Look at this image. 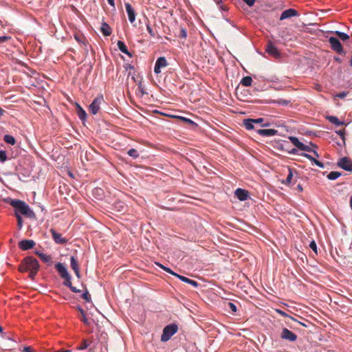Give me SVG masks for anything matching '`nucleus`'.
I'll list each match as a JSON object with an SVG mask.
<instances>
[{"mask_svg":"<svg viewBox=\"0 0 352 352\" xmlns=\"http://www.w3.org/2000/svg\"><path fill=\"white\" fill-rule=\"evenodd\" d=\"M10 205L14 209V215H23L29 219H35L36 214L29 205L20 199H10Z\"/></svg>","mask_w":352,"mask_h":352,"instance_id":"1","label":"nucleus"},{"mask_svg":"<svg viewBox=\"0 0 352 352\" xmlns=\"http://www.w3.org/2000/svg\"><path fill=\"white\" fill-rule=\"evenodd\" d=\"M55 269L58 272L60 276L64 279L63 283L64 286L69 287L70 290L74 293H80L81 292L80 289L72 285V276L68 272L65 264L59 262L56 263L55 264Z\"/></svg>","mask_w":352,"mask_h":352,"instance_id":"2","label":"nucleus"},{"mask_svg":"<svg viewBox=\"0 0 352 352\" xmlns=\"http://www.w3.org/2000/svg\"><path fill=\"white\" fill-rule=\"evenodd\" d=\"M40 265L38 261L33 256H26L21 261L19 270L20 272L38 271Z\"/></svg>","mask_w":352,"mask_h":352,"instance_id":"3","label":"nucleus"},{"mask_svg":"<svg viewBox=\"0 0 352 352\" xmlns=\"http://www.w3.org/2000/svg\"><path fill=\"white\" fill-rule=\"evenodd\" d=\"M177 331L178 326L175 323L166 325L163 329L162 334L161 336V341L167 342L177 332Z\"/></svg>","mask_w":352,"mask_h":352,"instance_id":"4","label":"nucleus"},{"mask_svg":"<svg viewBox=\"0 0 352 352\" xmlns=\"http://www.w3.org/2000/svg\"><path fill=\"white\" fill-rule=\"evenodd\" d=\"M331 49L339 54H345V52L340 40L337 37L331 36L329 39Z\"/></svg>","mask_w":352,"mask_h":352,"instance_id":"5","label":"nucleus"},{"mask_svg":"<svg viewBox=\"0 0 352 352\" xmlns=\"http://www.w3.org/2000/svg\"><path fill=\"white\" fill-rule=\"evenodd\" d=\"M104 98L102 95H98L89 104V109L90 112L96 115L98 113L100 109V104L103 102Z\"/></svg>","mask_w":352,"mask_h":352,"instance_id":"6","label":"nucleus"},{"mask_svg":"<svg viewBox=\"0 0 352 352\" xmlns=\"http://www.w3.org/2000/svg\"><path fill=\"white\" fill-rule=\"evenodd\" d=\"M337 165L344 170L352 172V161L349 157H343L340 158Z\"/></svg>","mask_w":352,"mask_h":352,"instance_id":"7","label":"nucleus"},{"mask_svg":"<svg viewBox=\"0 0 352 352\" xmlns=\"http://www.w3.org/2000/svg\"><path fill=\"white\" fill-rule=\"evenodd\" d=\"M280 337L283 340H288L289 342H295L297 340V336L292 331L287 328H283Z\"/></svg>","mask_w":352,"mask_h":352,"instance_id":"8","label":"nucleus"},{"mask_svg":"<svg viewBox=\"0 0 352 352\" xmlns=\"http://www.w3.org/2000/svg\"><path fill=\"white\" fill-rule=\"evenodd\" d=\"M264 118H259L256 119L247 118L243 120V126L247 130H252L254 129V124H263Z\"/></svg>","mask_w":352,"mask_h":352,"instance_id":"9","label":"nucleus"},{"mask_svg":"<svg viewBox=\"0 0 352 352\" xmlns=\"http://www.w3.org/2000/svg\"><path fill=\"white\" fill-rule=\"evenodd\" d=\"M167 60L164 56L159 57L155 62L154 67V72L156 74H159L161 73V68L167 66Z\"/></svg>","mask_w":352,"mask_h":352,"instance_id":"10","label":"nucleus"},{"mask_svg":"<svg viewBox=\"0 0 352 352\" xmlns=\"http://www.w3.org/2000/svg\"><path fill=\"white\" fill-rule=\"evenodd\" d=\"M50 232L52 234V239L56 243L65 245L67 243V239L62 237L61 234L57 232L54 229H50Z\"/></svg>","mask_w":352,"mask_h":352,"instance_id":"11","label":"nucleus"},{"mask_svg":"<svg viewBox=\"0 0 352 352\" xmlns=\"http://www.w3.org/2000/svg\"><path fill=\"white\" fill-rule=\"evenodd\" d=\"M265 52L273 57L278 58L280 56V53L278 48L272 43L269 42L265 48Z\"/></svg>","mask_w":352,"mask_h":352,"instance_id":"12","label":"nucleus"},{"mask_svg":"<svg viewBox=\"0 0 352 352\" xmlns=\"http://www.w3.org/2000/svg\"><path fill=\"white\" fill-rule=\"evenodd\" d=\"M36 243L31 239H23L19 243V248L21 250H28L32 249Z\"/></svg>","mask_w":352,"mask_h":352,"instance_id":"13","label":"nucleus"},{"mask_svg":"<svg viewBox=\"0 0 352 352\" xmlns=\"http://www.w3.org/2000/svg\"><path fill=\"white\" fill-rule=\"evenodd\" d=\"M235 196L241 201L247 200L250 197L249 192L241 188H238L234 192Z\"/></svg>","mask_w":352,"mask_h":352,"instance_id":"14","label":"nucleus"},{"mask_svg":"<svg viewBox=\"0 0 352 352\" xmlns=\"http://www.w3.org/2000/svg\"><path fill=\"white\" fill-rule=\"evenodd\" d=\"M296 16H298V11L293 8H289L281 13L280 19L284 20Z\"/></svg>","mask_w":352,"mask_h":352,"instance_id":"15","label":"nucleus"},{"mask_svg":"<svg viewBox=\"0 0 352 352\" xmlns=\"http://www.w3.org/2000/svg\"><path fill=\"white\" fill-rule=\"evenodd\" d=\"M256 133L263 137H271L278 134V131L274 129H257Z\"/></svg>","mask_w":352,"mask_h":352,"instance_id":"16","label":"nucleus"},{"mask_svg":"<svg viewBox=\"0 0 352 352\" xmlns=\"http://www.w3.org/2000/svg\"><path fill=\"white\" fill-rule=\"evenodd\" d=\"M126 12L127 13L129 20L131 23H133L135 20V12L129 3H124Z\"/></svg>","mask_w":352,"mask_h":352,"instance_id":"17","label":"nucleus"},{"mask_svg":"<svg viewBox=\"0 0 352 352\" xmlns=\"http://www.w3.org/2000/svg\"><path fill=\"white\" fill-rule=\"evenodd\" d=\"M74 37L75 38V40L80 44H82L84 47H85V50L88 52V45H89V42L87 40V38L84 36V35L82 34H75L74 35Z\"/></svg>","mask_w":352,"mask_h":352,"instance_id":"18","label":"nucleus"},{"mask_svg":"<svg viewBox=\"0 0 352 352\" xmlns=\"http://www.w3.org/2000/svg\"><path fill=\"white\" fill-rule=\"evenodd\" d=\"M126 207V205L121 201H117L113 204V209L118 212H124Z\"/></svg>","mask_w":352,"mask_h":352,"instance_id":"19","label":"nucleus"},{"mask_svg":"<svg viewBox=\"0 0 352 352\" xmlns=\"http://www.w3.org/2000/svg\"><path fill=\"white\" fill-rule=\"evenodd\" d=\"M300 155L309 159L311 162L312 164L316 165L317 166H318L320 168L324 167V164L322 162L318 161L315 157H314L313 156H311V155H309L307 153H302L300 154Z\"/></svg>","mask_w":352,"mask_h":352,"instance_id":"20","label":"nucleus"},{"mask_svg":"<svg viewBox=\"0 0 352 352\" xmlns=\"http://www.w3.org/2000/svg\"><path fill=\"white\" fill-rule=\"evenodd\" d=\"M100 32L104 36H109L111 34V28L108 23L103 21L101 24Z\"/></svg>","mask_w":352,"mask_h":352,"instance_id":"21","label":"nucleus"},{"mask_svg":"<svg viewBox=\"0 0 352 352\" xmlns=\"http://www.w3.org/2000/svg\"><path fill=\"white\" fill-rule=\"evenodd\" d=\"M76 112L80 120L84 122L87 119V115L86 111L78 103H76Z\"/></svg>","mask_w":352,"mask_h":352,"instance_id":"22","label":"nucleus"},{"mask_svg":"<svg viewBox=\"0 0 352 352\" xmlns=\"http://www.w3.org/2000/svg\"><path fill=\"white\" fill-rule=\"evenodd\" d=\"M177 278H179L181 281H182L184 283H188V284L193 286L194 287H197L199 286V283L196 280L190 279L184 276L179 274L177 276Z\"/></svg>","mask_w":352,"mask_h":352,"instance_id":"23","label":"nucleus"},{"mask_svg":"<svg viewBox=\"0 0 352 352\" xmlns=\"http://www.w3.org/2000/svg\"><path fill=\"white\" fill-rule=\"evenodd\" d=\"M117 46L121 52L126 54L129 57H132L131 53L128 50L126 45L123 41H118L117 43Z\"/></svg>","mask_w":352,"mask_h":352,"instance_id":"24","label":"nucleus"},{"mask_svg":"<svg viewBox=\"0 0 352 352\" xmlns=\"http://www.w3.org/2000/svg\"><path fill=\"white\" fill-rule=\"evenodd\" d=\"M35 254L41 258V260L47 264H51L52 263V257L50 255H47L43 252L39 251H36Z\"/></svg>","mask_w":352,"mask_h":352,"instance_id":"25","label":"nucleus"},{"mask_svg":"<svg viewBox=\"0 0 352 352\" xmlns=\"http://www.w3.org/2000/svg\"><path fill=\"white\" fill-rule=\"evenodd\" d=\"M327 119L332 124L336 125V126H341L344 124V121H340V120L338 118V117L334 116H329L327 117Z\"/></svg>","mask_w":352,"mask_h":352,"instance_id":"26","label":"nucleus"},{"mask_svg":"<svg viewBox=\"0 0 352 352\" xmlns=\"http://www.w3.org/2000/svg\"><path fill=\"white\" fill-rule=\"evenodd\" d=\"M155 265L164 270L165 272L169 273L170 274L173 275L174 276L177 278V276L179 274H177L176 272H173L170 268L164 266V265L161 264L160 263L156 262Z\"/></svg>","mask_w":352,"mask_h":352,"instance_id":"27","label":"nucleus"},{"mask_svg":"<svg viewBox=\"0 0 352 352\" xmlns=\"http://www.w3.org/2000/svg\"><path fill=\"white\" fill-rule=\"evenodd\" d=\"M334 34L339 40H342V41H346L349 38V36L346 33L340 31H336Z\"/></svg>","mask_w":352,"mask_h":352,"instance_id":"28","label":"nucleus"},{"mask_svg":"<svg viewBox=\"0 0 352 352\" xmlns=\"http://www.w3.org/2000/svg\"><path fill=\"white\" fill-rule=\"evenodd\" d=\"M70 266L74 271L80 269L78 260L74 256L70 257Z\"/></svg>","mask_w":352,"mask_h":352,"instance_id":"29","label":"nucleus"},{"mask_svg":"<svg viewBox=\"0 0 352 352\" xmlns=\"http://www.w3.org/2000/svg\"><path fill=\"white\" fill-rule=\"evenodd\" d=\"M273 104H276L280 106H287L291 103L290 100H285L283 98H279L277 100H275L272 102Z\"/></svg>","mask_w":352,"mask_h":352,"instance_id":"30","label":"nucleus"},{"mask_svg":"<svg viewBox=\"0 0 352 352\" xmlns=\"http://www.w3.org/2000/svg\"><path fill=\"white\" fill-rule=\"evenodd\" d=\"M342 175V173L338 171H331L327 175V178L329 180H336Z\"/></svg>","mask_w":352,"mask_h":352,"instance_id":"31","label":"nucleus"},{"mask_svg":"<svg viewBox=\"0 0 352 352\" xmlns=\"http://www.w3.org/2000/svg\"><path fill=\"white\" fill-rule=\"evenodd\" d=\"M289 140L291 142L298 148L300 149V146L302 144V143L298 140V138L294 136H289Z\"/></svg>","mask_w":352,"mask_h":352,"instance_id":"32","label":"nucleus"},{"mask_svg":"<svg viewBox=\"0 0 352 352\" xmlns=\"http://www.w3.org/2000/svg\"><path fill=\"white\" fill-rule=\"evenodd\" d=\"M4 141L10 145H14L16 143L15 138L11 135H5L3 138Z\"/></svg>","mask_w":352,"mask_h":352,"instance_id":"33","label":"nucleus"},{"mask_svg":"<svg viewBox=\"0 0 352 352\" xmlns=\"http://www.w3.org/2000/svg\"><path fill=\"white\" fill-rule=\"evenodd\" d=\"M252 79L250 76H245L242 78L241 84L245 87H249L252 85Z\"/></svg>","mask_w":352,"mask_h":352,"instance_id":"34","label":"nucleus"},{"mask_svg":"<svg viewBox=\"0 0 352 352\" xmlns=\"http://www.w3.org/2000/svg\"><path fill=\"white\" fill-rule=\"evenodd\" d=\"M292 178H293L292 169L289 168V173L287 176V178L285 181H283L282 183L285 185H289L292 182Z\"/></svg>","mask_w":352,"mask_h":352,"instance_id":"35","label":"nucleus"},{"mask_svg":"<svg viewBox=\"0 0 352 352\" xmlns=\"http://www.w3.org/2000/svg\"><path fill=\"white\" fill-rule=\"evenodd\" d=\"M175 118H177L181 120H182L183 122H186V123H188V124H190L191 125H193V126H197V123H195L193 120L188 118H185V117H183V116H175Z\"/></svg>","mask_w":352,"mask_h":352,"instance_id":"36","label":"nucleus"},{"mask_svg":"<svg viewBox=\"0 0 352 352\" xmlns=\"http://www.w3.org/2000/svg\"><path fill=\"white\" fill-rule=\"evenodd\" d=\"M128 155L133 159H137L139 157L138 151L135 148H131L127 152Z\"/></svg>","mask_w":352,"mask_h":352,"instance_id":"37","label":"nucleus"},{"mask_svg":"<svg viewBox=\"0 0 352 352\" xmlns=\"http://www.w3.org/2000/svg\"><path fill=\"white\" fill-rule=\"evenodd\" d=\"M81 297H82V298H83L87 302H90L91 301V296L89 294V292H88V290L87 289L82 294Z\"/></svg>","mask_w":352,"mask_h":352,"instance_id":"38","label":"nucleus"},{"mask_svg":"<svg viewBox=\"0 0 352 352\" xmlns=\"http://www.w3.org/2000/svg\"><path fill=\"white\" fill-rule=\"evenodd\" d=\"M102 192L103 191L101 188H96L94 189L93 194L98 196L99 199H102Z\"/></svg>","mask_w":352,"mask_h":352,"instance_id":"39","label":"nucleus"},{"mask_svg":"<svg viewBox=\"0 0 352 352\" xmlns=\"http://www.w3.org/2000/svg\"><path fill=\"white\" fill-rule=\"evenodd\" d=\"M16 220H17V227H18V229L19 230H21L22 228H23V221L22 217L20 216V215H16Z\"/></svg>","mask_w":352,"mask_h":352,"instance_id":"40","label":"nucleus"},{"mask_svg":"<svg viewBox=\"0 0 352 352\" xmlns=\"http://www.w3.org/2000/svg\"><path fill=\"white\" fill-rule=\"evenodd\" d=\"M7 160V153L5 151H0V162L3 163Z\"/></svg>","mask_w":352,"mask_h":352,"instance_id":"41","label":"nucleus"},{"mask_svg":"<svg viewBox=\"0 0 352 352\" xmlns=\"http://www.w3.org/2000/svg\"><path fill=\"white\" fill-rule=\"evenodd\" d=\"M89 346V344L87 340H84L80 346L76 348L77 350H84L86 349Z\"/></svg>","mask_w":352,"mask_h":352,"instance_id":"42","label":"nucleus"},{"mask_svg":"<svg viewBox=\"0 0 352 352\" xmlns=\"http://www.w3.org/2000/svg\"><path fill=\"white\" fill-rule=\"evenodd\" d=\"M179 36L181 38H184V39L186 38V37H187V31H186V30L184 28H180V32H179Z\"/></svg>","mask_w":352,"mask_h":352,"instance_id":"43","label":"nucleus"},{"mask_svg":"<svg viewBox=\"0 0 352 352\" xmlns=\"http://www.w3.org/2000/svg\"><path fill=\"white\" fill-rule=\"evenodd\" d=\"M299 150L311 153L313 149L309 146L305 145L302 143Z\"/></svg>","mask_w":352,"mask_h":352,"instance_id":"44","label":"nucleus"},{"mask_svg":"<svg viewBox=\"0 0 352 352\" xmlns=\"http://www.w3.org/2000/svg\"><path fill=\"white\" fill-rule=\"evenodd\" d=\"M228 307L232 311L236 312L237 311V307L235 304L231 302H228Z\"/></svg>","mask_w":352,"mask_h":352,"instance_id":"45","label":"nucleus"},{"mask_svg":"<svg viewBox=\"0 0 352 352\" xmlns=\"http://www.w3.org/2000/svg\"><path fill=\"white\" fill-rule=\"evenodd\" d=\"M309 248L316 253L317 254L318 252H317V245H316V243L315 242V241H311L309 243Z\"/></svg>","mask_w":352,"mask_h":352,"instance_id":"46","label":"nucleus"},{"mask_svg":"<svg viewBox=\"0 0 352 352\" xmlns=\"http://www.w3.org/2000/svg\"><path fill=\"white\" fill-rule=\"evenodd\" d=\"M146 30L151 37L155 36V34L153 29L151 28V25L148 23L146 24Z\"/></svg>","mask_w":352,"mask_h":352,"instance_id":"47","label":"nucleus"},{"mask_svg":"<svg viewBox=\"0 0 352 352\" xmlns=\"http://www.w3.org/2000/svg\"><path fill=\"white\" fill-rule=\"evenodd\" d=\"M277 312L280 314L281 316H284V317H289V315L287 314H286L285 311H282V310H280V309H277L276 310ZM289 318L294 320V321H297L296 319H295L294 318L292 317V316H289Z\"/></svg>","mask_w":352,"mask_h":352,"instance_id":"48","label":"nucleus"},{"mask_svg":"<svg viewBox=\"0 0 352 352\" xmlns=\"http://www.w3.org/2000/svg\"><path fill=\"white\" fill-rule=\"evenodd\" d=\"M336 133L338 134L342 139V140L344 142L345 138V131L344 129L339 130L336 131Z\"/></svg>","mask_w":352,"mask_h":352,"instance_id":"49","label":"nucleus"},{"mask_svg":"<svg viewBox=\"0 0 352 352\" xmlns=\"http://www.w3.org/2000/svg\"><path fill=\"white\" fill-rule=\"evenodd\" d=\"M10 38H11V37L8 36H0V43H3L8 41V40H10Z\"/></svg>","mask_w":352,"mask_h":352,"instance_id":"50","label":"nucleus"},{"mask_svg":"<svg viewBox=\"0 0 352 352\" xmlns=\"http://www.w3.org/2000/svg\"><path fill=\"white\" fill-rule=\"evenodd\" d=\"M81 321L85 324H89V319L87 318L85 313L82 315Z\"/></svg>","mask_w":352,"mask_h":352,"instance_id":"51","label":"nucleus"},{"mask_svg":"<svg viewBox=\"0 0 352 352\" xmlns=\"http://www.w3.org/2000/svg\"><path fill=\"white\" fill-rule=\"evenodd\" d=\"M28 272H30L29 277L32 280H33V279H34V277L36 276V275L37 274L38 271H28Z\"/></svg>","mask_w":352,"mask_h":352,"instance_id":"52","label":"nucleus"},{"mask_svg":"<svg viewBox=\"0 0 352 352\" xmlns=\"http://www.w3.org/2000/svg\"><path fill=\"white\" fill-rule=\"evenodd\" d=\"M243 1H244V2H245V3L248 6L252 7V6L254 4V3H255L256 0H243Z\"/></svg>","mask_w":352,"mask_h":352,"instance_id":"53","label":"nucleus"},{"mask_svg":"<svg viewBox=\"0 0 352 352\" xmlns=\"http://www.w3.org/2000/svg\"><path fill=\"white\" fill-rule=\"evenodd\" d=\"M23 352H34L33 349L31 346H25L23 350Z\"/></svg>","mask_w":352,"mask_h":352,"instance_id":"54","label":"nucleus"},{"mask_svg":"<svg viewBox=\"0 0 352 352\" xmlns=\"http://www.w3.org/2000/svg\"><path fill=\"white\" fill-rule=\"evenodd\" d=\"M347 96V93L345 91L340 92L337 94V97L342 99L344 98Z\"/></svg>","mask_w":352,"mask_h":352,"instance_id":"55","label":"nucleus"},{"mask_svg":"<svg viewBox=\"0 0 352 352\" xmlns=\"http://www.w3.org/2000/svg\"><path fill=\"white\" fill-rule=\"evenodd\" d=\"M298 148H294L289 153L292 155H296V154H298Z\"/></svg>","mask_w":352,"mask_h":352,"instance_id":"56","label":"nucleus"},{"mask_svg":"<svg viewBox=\"0 0 352 352\" xmlns=\"http://www.w3.org/2000/svg\"><path fill=\"white\" fill-rule=\"evenodd\" d=\"M77 309L81 314V315H84V314L85 313L84 309L80 306H78Z\"/></svg>","mask_w":352,"mask_h":352,"instance_id":"57","label":"nucleus"},{"mask_svg":"<svg viewBox=\"0 0 352 352\" xmlns=\"http://www.w3.org/2000/svg\"><path fill=\"white\" fill-rule=\"evenodd\" d=\"M78 278H80V269L74 271Z\"/></svg>","mask_w":352,"mask_h":352,"instance_id":"58","label":"nucleus"},{"mask_svg":"<svg viewBox=\"0 0 352 352\" xmlns=\"http://www.w3.org/2000/svg\"><path fill=\"white\" fill-rule=\"evenodd\" d=\"M108 1V3L112 6V7H115V2H114V0H107Z\"/></svg>","mask_w":352,"mask_h":352,"instance_id":"59","label":"nucleus"},{"mask_svg":"<svg viewBox=\"0 0 352 352\" xmlns=\"http://www.w3.org/2000/svg\"><path fill=\"white\" fill-rule=\"evenodd\" d=\"M296 188L299 192H302L303 190V188L301 184H298Z\"/></svg>","mask_w":352,"mask_h":352,"instance_id":"60","label":"nucleus"},{"mask_svg":"<svg viewBox=\"0 0 352 352\" xmlns=\"http://www.w3.org/2000/svg\"><path fill=\"white\" fill-rule=\"evenodd\" d=\"M311 153H313V154H314V155L315 157H320L318 153L316 150L313 149Z\"/></svg>","mask_w":352,"mask_h":352,"instance_id":"61","label":"nucleus"},{"mask_svg":"<svg viewBox=\"0 0 352 352\" xmlns=\"http://www.w3.org/2000/svg\"><path fill=\"white\" fill-rule=\"evenodd\" d=\"M270 126V122H265V123H263L261 124L262 127H267V126Z\"/></svg>","mask_w":352,"mask_h":352,"instance_id":"62","label":"nucleus"},{"mask_svg":"<svg viewBox=\"0 0 352 352\" xmlns=\"http://www.w3.org/2000/svg\"><path fill=\"white\" fill-rule=\"evenodd\" d=\"M4 113L5 111L1 107H0V116H3Z\"/></svg>","mask_w":352,"mask_h":352,"instance_id":"63","label":"nucleus"},{"mask_svg":"<svg viewBox=\"0 0 352 352\" xmlns=\"http://www.w3.org/2000/svg\"><path fill=\"white\" fill-rule=\"evenodd\" d=\"M57 352H71V351L70 350H63V349H61V350L58 351Z\"/></svg>","mask_w":352,"mask_h":352,"instance_id":"64","label":"nucleus"}]
</instances>
